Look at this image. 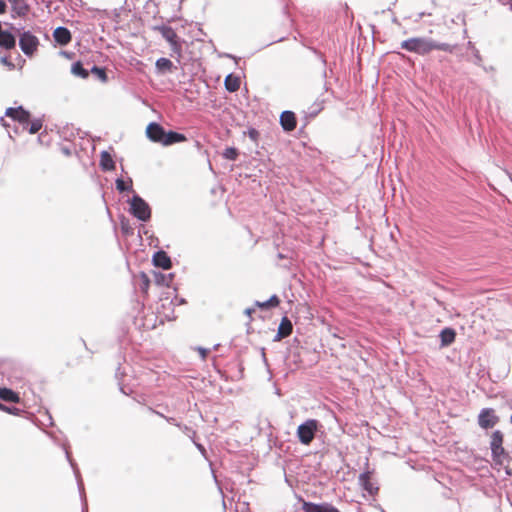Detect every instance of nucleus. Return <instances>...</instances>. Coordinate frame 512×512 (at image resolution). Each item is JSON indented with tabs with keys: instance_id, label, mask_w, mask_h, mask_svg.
<instances>
[{
	"instance_id": "1",
	"label": "nucleus",
	"mask_w": 512,
	"mask_h": 512,
	"mask_svg": "<svg viewBox=\"0 0 512 512\" xmlns=\"http://www.w3.org/2000/svg\"><path fill=\"white\" fill-rule=\"evenodd\" d=\"M400 47L408 52L426 56L434 50L453 53L456 45L436 41L430 37H412L403 40Z\"/></svg>"
},
{
	"instance_id": "2",
	"label": "nucleus",
	"mask_w": 512,
	"mask_h": 512,
	"mask_svg": "<svg viewBox=\"0 0 512 512\" xmlns=\"http://www.w3.org/2000/svg\"><path fill=\"white\" fill-rule=\"evenodd\" d=\"M322 427L317 419H307L297 427L296 436L303 445H309Z\"/></svg>"
},
{
	"instance_id": "3",
	"label": "nucleus",
	"mask_w": 512,
	"mask_h": 512,
	"mask_svg": "<svg viewBox=\"0 0 512 512\" xmlns=\"http://www.w3.org/2000/svg\"><path fill=\"white\" fill-rule=\"evenodd\" d=\"M129 212L138 220L147 222L151 218V208L149 204L138 194L134 193L129 200Z\"/></svg>"
},
{
	"instance_id": "4",
	"label": "nucleus",
	"mask_w": 512,
	"mask_h": 512,
	"mask_svg": "<svg viewBox=\"0 0 512 512\" xmlns=\"http://www.w3.org/2000/svg\"><path fill=\"white\" fill-rule=\"evenodd\" d=\"M61 447L63 448V450L65 452V457H66L67 461L69 462V464H70V466H71V468L73 470V473L75 475L76 481H77V486H78L79 494H80V497H81V500H82V512H88V506H87V501H86L85 491H84V484H83V481H82V478H81V474H80V470L78 468V465L74 461V459L72 458L71 453H70V451L68 449V445L67 444H61Z\"/></svg>"
},
{
	"instance_id": "5",
	"label": "nucleus",
	"mask_w": 512,
	"mask_h": 512,
	"mask_svg": "<svg viewBox=\"0 0 512 512\" xmlns=\"http://www.w3.org/2000/svg\"><path fill=\"white\" fill-rule=\"evenodd\" d=\"M39 46V39L31 31H23L19 35V47L27 56L31 57Z\"/></svg>"
},
{
	"instance_id": "6",
	"label": "nucleus",
	"mask_w": 512,
	"mask_h": 512,
	"mask_svg": "<svg viewBox=\"0 0 512 512\" xmlns=\"http://www.w3.org/2000/svg\"><path fill=\"white\" fill-rule=\"evenodd\" d=\"M154 31H158L161 36L170 44L173 52L180 53L181 44L175 30L168 25H156L153 26Z\"/></svg>"
},
{
	"instance_id": "7",
	"label": "nucleus",
	"mask_w": 512,
	"mask_h": 512,
	"mask_svg": "<svg viewBox=\"0 0 512 512\" xmlns=\"http://www.w3.org/2000/svg\"><path fill=\"white\" fill-rule=\"evenodd\" d=\"M477 422L482 429L487 430L498 424L499 417L493 408H483L478 414Z\"/></svg>"
},
{
	"instance_id": "8",
	"label": "nucleus",
	"mask_w": 512,
	"mask_h": 512,
	"mask_svg": "<svg viewBox=\"0 0 512 512\" xmlns=\"http://www.w3.org/2000/svg\"><path fill=\"white\" fill-rule=\"evenodd\" d=\"M5 117L11 118L13 121L23 125L26 129V125L30 122L31 114L23 106L9 107L5 111Z\"/></svg>"
},
{
	"instance_id": "9",
	"label": "nucleus",
	"mask_w": 512,
	"mask_h": 512,
	"mask_svg": "<svg viewBox=\"0 0 512 512\" xmlns=\"http://www.w3.org/2000/svg\"><path fill=\"white\" fill-rule=\"evenodd\" d=\"M165 132V128L157 122H150L146 127V136L154 143L162 144Z\"/></svg>"
},
{
	"instance_id": "10",
	"label": "nucleus",
	"mask_w": 512,
	"mask_h": 512,
	"mask_svg": "<svg viewBox=\"0 0 512 512\" xmlns=\"http://www.w3.org/2000/svg\"><path fill=\"white\" fill-rule=\"evenodd\" d=\"M302 510L303 512H341L331 503H314L310 501H303Z\"/></svg>"
},
{
	"instance_id": "11",
	"label": "nucleus",
	"mask_w": 512,
	"mask_h": 512,
	"mask_svg": "<svg viewBox=\"0 0 512 512\" xmlns=\"http://www.w3.org/2000/svg\"><path fill=\"white\" fill-rule=\"evenodd\" d=\"M280 125L285 132L293 131L297 126V118L293 111L285 110L280 115Z\"/></svg>"
},
{
	"instance_id": "12",
	"label": "nucleus",
	"mask_w": 512,
	"mask_h": 512,
	"mask_svg": "<svg viewBox=\"0 0 512 512\" xmlns=\"http://www.w3.org/2000/svg\"><path fill=\"white\" fill-rule=\"evenodd\" d=\"M152 263L163 270H169L172 267L171 258L164 250H158L153 254Z\"/></svg>"
},
{
	"instance_id": "13",
	"label": "nucleus",
	"mask_w": 512,
	"mask_h": 512,
	"mask_svg": "<svg viewBox=\"0 0 512 512\" xmlns=\"http://www.w3.org/2000/svg\"><path fill=\"white\" fill-rule=\"evenodd\" d=\"M358 482L363 490H365L369 495L373 496L378 492L379 488L371 481L370 471L361 473L358 477Z\"/></svg>"
},
{
	"instance_id": "14",
	"label": "nucleus",
	"mask_w": 512,
	"mask_h": 512,
	"mask_svg": "<svg viewBox=\"0 0 512 512\" xmlns=\"http://www.w3.org/2000/svg\"><path fill=\"white\" fill-rule=\"evenodd\" d=\"M53 38L57 44L66 46L71 42L72 35L68 28L59 26L53 31Z\"/></svg>"
},
{
	"instance_id": "15",
	"label": "nucleus",
	"mask_w": 512,
	"mask_h": 512,
	"mask_svg": "<svg viewBox=\"0 0 512 512\" xmlns=\"http://www.w3.org/2000/svg\"><path fill=\"white\" fill-rule=\"evenodd\" d=\"M187 140L185 134L169 130L165 132L162 145L163 146H171L173 144L182 143Z\"/></svg>"
},
{
	"instance_id": "16",
	"label": "nucleus",
	"mask_w": 512,
	"mask_h": 512,
	"mask_svg": "<svg viewBox=\"0 0 512 512\" xmlns=\"http://www.w3.org/2000/svg\"><path fill=\"white\" fill-rule=\"evenodd\" d=\"M155 69L157 74L172 73L176 69L173 62L165 57L158 58L155 62Z\"/></svg>"
},
{
	"instance_id": "17",
	"label": "nucleus",
	"mask_w": 512,
	"mask_h": 512,
	"mask_svg": "<svg viewBox=\"0 0 512 512\" xmlns=\"http://www.w3.org/2000/svg\"><path fill=\"white\" fill-rule=\"evenodd\" d=\"M0 47L6 50H11L16 47V37L11 30H3L0 33Z\"/></svg>"
},
{
	"instance_id": "18",
	"label": "nucleus",
	"mask_w": 512,
	"mask_h": 512,
	"mask_svg": "<svg viewBox=\"0 0 512 512\" xmlns=\"http://www.w3.org/2000/svg\"><path fill=\"white\" fill-rule=\"evenodd\" d=\"M439 337L441 341V347H447L455 341L456 331L453 328L446 327L441 330Z\"/></svg>"
},
{
	"instance_id": "19",
	"label": "nucleus",
	"mask_w": 512,
	"mask_h": 512,
	"mask_svg": "<svg viewBox=\"0 0 512 512\" xmlns=\"http://www.w3.org/2000/svg\"><path fill=\"white\" fill-rule=\"evenodd\" d=\"M12 6V11L19 17L25 16L30 7L25 0H8Z\"/></svg>"
},
{
	"instance_id": "20",
	"label": "nucleus",
	"mask_w": 512,
	"mask_h": 512,
	"mask_svg": "<svg viewBox=\"0 0 512 512\" xmlns=\"http://www.w3.org/2000/svg\"><path fill=\"white\" fill-rule=\"evenodd\" d=\"M174 279V273L153 272L154 283L158 286H170Z\"/></svg>"
},
{
	"instance_id": "21",
	"label": "nucleus",
	"mask_w": 512,
	"mask_h": 512,
	"mask_svg": "<svg viewBox=\"0 0 512 512\" xmlns=\"http://www.w3.org/2000/svg\"><path fill=\"white\" fill-rule=\"evenodd\" d=\"M224 87L230 92H236L240 88V78L233 73L228 74L224 79Z\"/></svg>"
},
{
	"instance_id": "22",
	"label": "nucleus",
	"mask_w": 512,
	"mask_h": 512,
	"mask_svg": "<svg viewBox=\"0 0 512 512\" xmlns=\"http://www.w3.org/2000/svg\"><path fill=\"white\" fill-rule=\"evenodd\" d=\"M0 399L11 403H18L20 401L19 394L7 387H0Z\"/></svg>"
},
{
	"instance_id": "23",
	"label": "nucleus",
	"mask_w": 512,
	"mask_h": 512,
	"mask_svg": "<svg viewBox=\"0 0 512 512\" xmlns=\"http://www.w3.org/2000/svg\"><path fill=\"white\" fill-rule=\"evenodd\" d=\"M491 455L493 460L499 464H503L505 461L508 462L510 460V456L503 446L493 448L491 450Z\"/></svg>"
},
{
	"instance_id": "24",
	"label": "nucleus",
	"mask_w": 512,
	"mask_h": 512,
	"mask_svg": "<svg viewBox=\"0 0 512 512\" xmlns=\"http://www.w3.org/2000/svg\"><path fill=\"white\" fill-rule=\"evenodd\" d=\"M100 167L103 171H111L115 169V162L107 151H102L100 156Z\"/></svg>"
},
{
	"instance_id": "25",
	"label": "nucleus",
	"mask_w": 512,
	"mask_h": 512,
	"mask_svg": "<svg viewBox=\"0 0 512 512\" xmlns=\"http://www.w3.org/2000/svg\"><path fill=\"white\" fill-rule=\"evenodd\" d=\"M71 72L80 78H87L89 76V71L84 68V65L81 61H76L71 66Z\"/></svg>"
},
{
	"instance_id": "26",
	"label": "nucleus",
	"mask_w": 512,
	"mask_h": 512,
	"mask_svg": "<svg viewBox=\"0 0 512 512\" xmlns=\"http://www.w3.org/2000/svg\"><path fill=\"white\" fill-rule=\"evenodd\" d=\"M116 189L120 193L131 192L133 191L132 179L128 178L127 181H124L122 178H117L115 181Z\"/></svg>"
},
{
	"instance_id": "27",
	"label": "nucleus",
	"mask_w": 512,
	"mask_h": 512,
	"mask_svg": "<svg viewBox=\"0 0 512 512\" xmlns=\"http://www.w3.org/2000/svg\"><path fill=\"white\" fill-rule=\"evenodd\" d=\"M151 280L145 272L139 274V290L142 294L147 295Z\"/></svg>"
},
{
	"instance_id": "28",
	"label": "nucleus",
	"mask_w": 512,
	"mask_h": 512,
	"mask_svg": "<svg viewBox=\"0 0 512 512\" xmlns=\"http://www.w3.org/2000/svg\"><path fill=\"white\" fill-rule=\"evenodd\" d=\"M504 435L500 430H495L490 439V449L503 446Z\"/></svg>"
},
{
	"instance_id": "29",
	"label": "nucleus",
	"mask_w": 512,
	"mask_h": 512,
	"mask_svg": "<svg viewBox=\"0 0 512 512\" xmlns=\"http://www.w3.org/2000/svg\"><path fill=\"white\" fill-rule=\"evenodd\" d=\"M278 330L283 332L287 336H290V334L292 333L293 324L287 316L282 317Z\"/></svg>"
},
{
	"instance_id": "30",
	"label": "nucleus",
	"mask_w": 512,
	"mask_h": 512,
	"mask_svg": "<svg viewBox=\"0 0 512 512\" xmlns=\"http://www.w3.org/2000/svg\"><path fill=\"white\" fill-rule=\"evenodd\" d=\"M91 73H93L94 75H96V77L98 79H100L102 82H105L107 81V73H106V69L103 68V67H99L97 65H93L91 67Z\"/></svg>"
},
{
	"instance_id": "31",
	"label": "nucleus",
	"mask_w": 512,
	"mask_h": 512,
	"mask_svg": "<svg viewBox=\"0 0 512 512\" xmlns=\"http://www.w3.org/2000/svg\"><path fill=\"white\" fill-rule=\"evenodd\" d=\"M42 126L43 123L41 119H34L33 121H31V123L26 125V127H28L27 129L30 134L38 133L41 130Z\"/></svg>"
},
{
	"instance_id": "32",
	"label": "nucleus",
	"mask_w": 512,
	"mask_h": 512,
	"mask_svg": "<svg viewBox=\"0 0 512 512\" xmlns=\"http://www.w3.org/2000/svg\"><path fill=\"white\" fill-rule=\"evenodd\" d=\"M239 155V151L235 147H227L223 153L222 156L231 161H235Z\"/></svg>"
},
{
	"instance_id": "33",
	"label": "nucleus",
	"mask_w": 512,
	"mask_h": 512,
	"mask_svg": "<svg viewBox=\"0 0 512 512\" xmlns=\"http://www.w3.org/2000/svg\"><path fill=\"white\" fill-rule=\"evenodd\" d=\"M0 410L8 413V414H12V415H19V413L21 412V410L17 407H14V406H7L3 403L0 402Z\"/></svg>"
},
{
	"instance_id": "34",
	"label": "nucleus",
	"mask_w": 512,
	"mask_h": 512,
	"mask_svg": "<svg viewBox=\"0 0 512 512\" xmlns=\"http://www.w3.org/2000/svg\"><path fill=\"white\" fill-rule=\"evenodd\" d=\"M266 303L269 309L275 308L280 304V299L276 294H274L268 300H266Z\"/></svg>"
},
{
	"instance_id": "35",
	"label": "nucleus",
	"mask_w": 512,
	"mask_h": 512,
	"mask_svg": "<svg viewBox=\"0 0 512 512\" xmlns=\"http://www.w3.org/2000/svg\"><path fill=\"white\" fill-rule=\"evenodd\" d=\"M247 134L249 138L252 139L253 141H256L259 137V132L255 128H249Z\"/></svg>"
},
{
	"instance_id": "36",
	"label": "nucleus",
	"mask_w": 512,
	"mask_h": 512,
	"mask_svg": "<svg viewBox=\"0 0 512 512\" xmlns=\"http://www.w3.org/2000/svg\"><path fill=\"white\" fill-rule=\"evenodd\" d=\"M197 351L199 352L202 360H205L207 355H208V353H209V349L203 348V347H200V346L197 347Z\"/></svg>"
},
{
	"instance_id": "37",
	"label": "nucleus",
	"mask_w": 512,
	"mask_h": 512,
	"mask_svg": "<svg viewBox=\"0 0 512 512\" xmlns=\"http://www.w3.org/2000/svg\"><path fill=\"white\" fill-rule=\"evenodd\" d=\"M149 410H150L152 413H155V414H157V415H159V416H161V417L165 418V419H166V421H168L169 423H173V424L175 423V418H172V417H166V416H164L162 413H160V412H158V411H156V410H154V409H152V408H149Z\"/></svg>"
},
{
	"instance_id": "38",
	"label": "nucleus",
	"mask_w": 512,
	"mask_h": 512,
	"mask_svg": "<svg viewBox=\"0 0 512 512\" xmlns=\"http://www.w3.org/2000/svg\"><path fill=\"white\" fill-rule=\"evenodd\" d=\"M473 55H474V58H475L474 63L477 64V65H480L481 62H482V57H481L479 51L477 49H475V48H474V51H473Z\"/></svg>"
},
{
	"instance_id": "39",
	"label": "nucleus",
	"mask_w": 512,
	"mask_h": 512,
	"mask_svg": "<svg viewBox=\"0 0 512 512\" xmlns=\"http://www.w3.org/2000/svg\"><path fill=\"white\" fill-rule=\"evenodd\" d=\"M8 136L13 139V133L18 134L19 133V127L14 125L13 127L9 128L7 130Z\"/></svg>"
},
{
	"instance_id": "40",
	"label": "nucleus",
	"mask_w": 512,
	"mask_h": 512,
	"mask_svg": "<svg viewBox=\"0 0 512 512\" xmlns=\"http://www.w3.org/2000/svg\"><path fill=\"white\" fill-rule=\"evenodd\" d=\"M0 62L10 68H14V64L6 56L1 57Z\"/></svg>"
},
{
	"instance_id": "41",
	"label": "nucleus",
	"mask_w": 512,
	"mask_h": 512,
	"mask_svg": "<svg viewBox=\"0 0 512 512\" xmlns=\"http://www.w3.org/2000/svg\"><path fill=\"white\" fill-rule=\"evenodd\" d=\"M286 337H288V336L285 335L283 332L277 330V333L274 336L273 341L274 342H278V341H280V340H282L283 338H286Z\"/></svg>"
},
{
	"instance_id": "42",
	"label": "nucleus",
	"mask_w": 512,
	"mask_h": 512,
	"mask_svg": "<svg viewBox=\"0 0 512 512\" xmlns=\"http://www.w3.org/2000/svg\"><path fill=\"white\" fill-rule=\"evenodd\" d=\"M254 305H255L256 307L261 308V309H265V310H268V309H269V308H268V305H267V303H266V301H263V302L255 301Z\"/></svg>"
},
{
	"instance_id": "43",
	"label": "nucleus",
	"mask_w": 512,
	"mask_h": 512,
	"mask_svg": "<svg viewBox=\"0 0 512 512\" xmlns=\"http://www.w3.org/2000/svg\"><path fill=\"white\" fill-rule=\"evenodd\" d=\"M0 124L6 128V130H8L9 128H11L10 124L5 120L4 117H1L0 118Z\"/></svg>"
},
{
	"instance_id": "44",
	"label": "nucleus",
	"mask_w": 512,
	"mask_h": 512,
	"mask_svg": "<svg viewBox=\"0 0 512 512\" xmlns=\"http://www.w3.org/2000/svg\"><path fill=\"white\" fill-rule=\"evenodd\" d=\"M223 57H225V58H229V59H233V60H235V62H236V63H237V61L239 60V58H238V57H236L235 55L230 54V53H224V54H223Z\"/></svg>"
},
{
	"instance_id": "45",
	"label": "nucleus",
	"mask_w": 512,
	"mask_h": 512,
	"mask_svg": "<svg viewBox=\"0 0 512 512\" xmlns=\"http://www.w3.org/2000/svg\"><path fill=\"white\" fill-rule=\"evenodd\" d=\"M185 302L186 301L184 298L175 297V304L180 305V304H184ZM172 303H174V300H172Z\"/></svg>"
},
{
	"instance_id": "46",
	"label": "nucleus",
	"mask_w": 512,
	"mask_h": 512,
	"mask_svg": "<svg viewBox=\"0 0 512 512\" xmlns=\"http://www.w3.org/2000/svg\"><path fill=\"white\" fill-rule=\"evenodd\" d=\"M6 10V3L3 0H0V14L4 13Z\"/></svg>"
},
{
	"instance_id": "47",
	"label": "nucleus",
	"mask_w": 512,
	"mask_h": 512,
	"mask_svg": "<svg viewBox=\"0 0 512 512\" xmlns=\"http://www.w3.org/2000/svg\"><path fill=\"white\" fill-rule=\"evenodd\" d=\"M254 312H255V308H246V309H245V311H244V313H245L247 316H249V317H250V316L252 315V313H254Z\"/></svg>"
},
{
	"instance_id": "48",
	"label": "nucleus",
	"mask_w": 512,
	"mask_h": 512,
	"mask_svg": "<svg viewBox=\"0 0 512 512\" xmlns=\"http://www.w3.org/2000/svg\"><path fill=\"white\" fill-rule=\"evenodd\" d=\"M197 449L202 453V454H205L206 450L204 448V446L202 444H199V443H195Z\"/></svg>"
},
{
	"instance_id": "49",
	"label": "nucleus",
	"mask_w": 512,
	"mask_h": 512,
	"mask_svg": "<svg viewBox=\"0 0 512 512\" xmlns=\"http://www.w3.org/2000/svg\"><path fill=\"white\" fill-rule=\"evenodd\" d=\"M261 353H262V358H263L264 362H267L264 348H261Z\"/></svg>"
},
{
	"instance_id": "50",
	"label": "nucleus",
	"mask_w": 512,
	"mask_h": 512,
	"mask_svg": "<svg viewBox=\"0 0 512 512\" xmlns=\"http://www.w3.org/2000/svg\"><path fill=\"white\" fill-rule=\"evenodd\" d=\"M10 29H11V30H15V31L19 32L21 29H23V27L16 28V27H14L12 24H10Z\"/></svg>"
},
{
	"instance_id": "51",
	"label": "nucleus",
	"mask_w": 512,
	"mask_h": 512,
	"mask_svg": "<svg viewBox=\"0 0 512 512\" xmlns=\"http://www.w3.org/2000/svg\"><path fill=\"white\" fill-rule=\"evenodd\" d=\"M62 151L64 154L70 155V150L68 148H63Z\"/></svg>"
},
{
	"instance_id": "52",
	"label": "nucleus",
	"mask_w": 512,
	"mask_h": 512,
	"mask_svg": "<svg viewBox=\"0 0 512 512\" xmlns=\"http://www.w3.org/2000/svg\"><path fill=\"white\" fill-rule=\"evenodd\" d=\"M277 257H278L279 259H284V258H286V256H285L284 254H282V253H278Z\"/></svg>"
},
{
	"instance_id": "53",
	"label": "nucleus",
	"mask_w": 512,
	"mask_h": 512,
	"mask_svg": "<svg viewBox=\"0 0 512 512\" xmlns=\"http://www.w3.org/2000/svg\"><path fill=\"white\" fill-rule=\"evenodd\" d=\"M48 419H49V425H52L53 422H52V417L50 415H48Z\"/></svg>"
},
{
	"instance_id": "54",
	"label": "nucleus",
	"mask_w": 512,
	"mask_h": 512,
	"mask_svg": "<svg viewBox=\"0 0 512 512\" xmlns=\"http://www.w3.org/2000/svg\"><path fill=\"white\" fill-rule=\"evenodd\" d=\"M219 346H220V344H215V345H214V347H213V349H214V350H217Z\"/></svg>"
},
{
	"instance_id": "55",
	"label": "nucleus",
	"mask_w": 512,
	"mask_h": 512,
	"mask_svg": "<svg viewBox=\"0 0 512 512\" xmlns=\"http://www.w3.org/2000/svg\"><path fill=\"white\" fill-rule=\"evenodd\" d=\"M510 181L512 182V173L508 174Z\"/></svg>"
},
{
	"instance_id": "56",
	"label": "nucleus",
	"mask_w": 512,
	"mask_h": 512,
	"mask_svg": "<svg viewBox=\"0 0 512 512\" xmlns=\"http://www.w3.org/2000/svg\"><path fill=\"white\" fill-rule=\"evenodd\" d=\"M319 111H320V109H318L317 111L313 112L312 115L318 114Z\"/></svg>"
},
{
	"instance_id": "57",
	"label": "nucleus",
	"mask_w": 512,
	"mask_h": 512,
	"mask_svg": "<svg viewBox=\"0 0 512 512\" xmlns=\"http://www.w3.org/2000/svg\"><path fill=\"white\" fill-rule=\"evenodd\" d=\"M510 422H511V424H512V413H511V416H510Z\"/></svg>"
},
{
	"instance_id": "58",
	"label": "nucleus",
	"mask_w": 512,
	"mask_h": 512,
	"mask_svg": "<svg viewBox=\"0 0 512 512\" xmlns=\"http://www.w3.org/2000/svg\"><path fill=\"white\" fill-rule=\"evenodd\" d=\"M80 2H82L81 0H79Z\"/></svg>"
}]
</instances>
